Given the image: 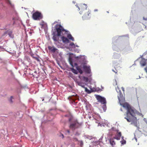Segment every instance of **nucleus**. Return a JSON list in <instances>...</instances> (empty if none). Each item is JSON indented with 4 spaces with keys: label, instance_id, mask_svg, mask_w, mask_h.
<instances>
[{
    "label": "nucleus",
    "instance_id": "1",
    "mask_svg": "<svg viewBox=\"0 0 147 147\" xmlns=\"http://www.w3.org/2000/svg\"><path fill=\"white\" fill-rule=\"evenodd\" d=\"M123 107L127 110L126 117L125 118L129 122H131V124L135 126L138 127V124L136 117V111L133 109L129 105L125 103L122 104Z\"/></svg>",
    "mask_w": 147,
    "mask_h": 147
},
{
    "label": "nucleus",
    "instance_id": "2",
    "mask_svg": "<svg viewBox=\"0 0 147 147\" xmlns=\"http://www.w3.org/2000/svg\"><path fill=\"white\" fill-rule=\"evenodd\" d=\"M55 28L58 36H61V33L62 34V32H64L65 33L67 32V31L60 24L56 25L55 26Z\"/></svg>",
    "mask_w": 147,
    "mask_h": 147
},
{
    "label": "nucleus",
    "instance_id": "3",
    "mask_svg": "<svg viewBox=\"0 0 147 147\" xmlns=\"http://www.w3.org/2000/svg\"><path fill=\"white\" fill-rule=\"evenodd\" d=\"M80 125L77 120H75L71 123L69 126V128L72 130L74 131L76 129L78 128Z\"/></svg>",
    "mask_w": 147,
    "mask_h": 147
},
{
    "label": "nucleus",
    "instance_id": "4",
    "mask_svg": "<svg viewBox=\"0 0 147 147\" xmlns=\"http://www.w3.org/2000/svg\"><path fill=\"white\" fill-rule=\"evenodd\" d=\"M32 17L35 20H40L42 18L43 16L40 12L36 11L33 14Z\"/></svg>",
    "mask_w": 147,
    "mask_h": 147
},
{
    "label": "nucleus",
    "instance_id": "5",
    "mask_svg": "<svg viewBox=\"0 0 147 147\" xmlns=\"http://www.w3.org/2000/svg\"><path fill=\"white\" fill-rule=\"evenodd\" d=\"M96 98L98 101L100 102L102 104L106 105V101L105 98L100 95H97Z\"/></svg>",
    "mask_w": 147,
    "mask_h": 147
},
{
    "label": "nucleus",
    "instance_id": "6",
    "mask_svg": "<svg viewBox=\"0 0 147 147\" xmlns=\"http://www.w3.org/2000/svg\"><path fill=\"white\" fill-rule=\"evenodd\" d=\"M91 11H88L86 13L84 14L82 16V18L84 20L88 19L90 18L91 17Z\"/></svg>",
    "mask_w": 147,
    "mask_h": 147
},
{
    "label": "nucleus",
    "instance_id": "7",
    "mask_svg": "<svg viewBox=\"0 0 147 147\" xmlns=\"http://www.w3.org/2000/svg\"><path fill=\"white\" fill-rule=\"evenodd\" d=\"M87 6L86 5L84 4L80 6V8L79 7V10H80L81 11H83L87 9Z\"/></svg>",
    "mask_w": 147,
    "mask_h": 147
},
{
    "label": "nucleus",
    "instance_id": "8",
    "mask_svg": "<svg viewBox=\"0 0 147 147\" xmlns=\"http://www.w3.org/2000/svg\"><path fill=\"white\" fill-rule=\"evenodd\" d=\"M117 132L118 133V134L115 136L113 138L114 139H116L117 140H120L121 137V133L120 132H118V130H117Z\"/></svg>",
    "mask_w": 147,
    "mask_h": 147
},
{
    "label": "nucleus",
    "instance_id": "9",
    "mask_svg": "<svg viewBox=\"0 0 147 147\" xmlns=\"http://www.w3.org/2000/svg\"><path fill=\"white\" fill-rule=\"evenodd\" d=\"M140 63L142 66H144L146 64V60L144 58H142L140 62Z\"/></svg>",
    "mask_w": 147,
    "mask_h": 147
},
{
    "label": "nucleus",
    "instance_id": "10",
    "mask_svg": "<svg viewBox=\"0 0 147 147\" xmlns=\"http://www.w3.org/2000/svg\"><path fill=\"white\" fill-rule=\"evenodd\" d=\"M48 49L50 51L53 53H54L56 50H57V49L53 46H49L48 47Z\"/></svg>",
    "mask_w": 147,
    "mask_h": 147
},
{
    "label": "nucleus",
    "instance_id": "11",
    "mask_svg": "<svg viewBox=\"0 0 147 147\" xmlns=\"http://www.w3.org/2000/svg\"><path fill=\"white\" fill-rule=\"evenodd\" d=\"M83 68L84 69L86 73H90V69L89 67H87L86 66H84Z\"/></svg>",
    "mask_w": 147,
    "mask_h": 147
},
{
    "label": "nucleus",
    "instance_id": "12",
    "mask_svg": "<svg viewBox=\"0 0 147 147\" xmlns=\"http://www.w3.org/2000/svg\"><path fill=\"white\" fill-rule=\"evenodd\" d=\"M61 39L63 42L65 43H68L69 42V40L67 38L64 36L61 37Z\"/></svg>",
    "mask_w": 147,
    "mask_h": 147
},
{
    "label": "nucleus",
    "instance_id": "13",
    "mask_svg": "<svg viewBox=\"0 0 147 147\" xmlns=\"http://www.w3.org/2000/svg\"><path fill=\"white\" fill-rule=\"evenodd\" d=\"M58 36H57V35L54 34L53 37V39L54 41H57L59 39Z\"/></svg>",
    "mask_w": 147,
    "mask_h": 147
},
{
    "label": "nucleus",
    "instance_id": "14",
    "mask_svg": "<svg viewBox=\"0 0 147 147\" xmlns=\"http://www.w3.org/2000/svg\"><path fill=\"white\" fill-rule=\"evenodd\" d=\"M109 142L110 144L113 146L114 145H115V143L113 140V139L112 138H111L109 140Z\"/></svg>",
    "mask_w": 147,
    "mask_h": 147
},
{
    "label": "nucleus",
    "instance_id": "15",
    "mask_svg": "<svg viewBox=\"0 0 147 147\" xmlns=\"http://www.w3.org/2000/svg\"><path fill=\"white\" fill-rule=\"evenodd\" d=\"M67 37L70 40H71L72 41L74 40V38L70 34H69L67 35Z\"/></svg>",
    "mask_w": 147,
    "mask_h": 147
},
{
    "label": "nucleus",
    "instance_id": "16",
    "mask_svg": "<svg viewBox=\"0 0 147 147\" xmlns=\"http://www.w3.org/2000/svg\"><path fill=\"white\" fill-rule=\"evenodd\" d=\"M117 92L118 93L119 92V95L120 97H121L123 96V94L121 93L120 90H119V88H116Z\"/></svg>",
    "mask_w": 147,
    "mask_h": 147
},
{
    "label": "nucleus",
    "instance_id": "17",
    "mask_svg": "<svg viewBox=\"0 0 147 147\" xmlns=\"http://www.w3.org/2000/svg\"><path fill=\"white\" fill-rule=\"evenodd\" d=\"M69 62L70 63V65L72 67H74L73 65V62L72 59L71 58H69Z\"/></svg>",
    "mask_w": 147,
    "mask_h": 147
},
{
    "label": "nucleus",
    "instance_id": "18",
    "mask_svg": "<svg viewBox=\"0 0 147 147\" xmlns=\"http://www.w3.org/2000/svg\"><path fill=\"white\" fill-rule=\"evenodd\" d=\"M71 69V71H72V72L75 74H77L78 73V72L75 69H74L73 68Z\"/></svg>",
    "mask_w": 147,
    "mask_h": 147
},
{
    "label": "nucleus",
    "instance_id": "19",
    "mask_svg": "<svg viewBox=\"0 0 147 147\" xmlns=\"http://www.w3.org/2000/svg\"><path fill=\"white\" fill-rule=\"evenodd\" d=\"M69 46H70L73 48H75L76 47V45L73 42H71Z\"/></svg>",
    "mask_w": 147,
    "mask_h": 147
},
{
    "label": "nucleus",
    "instance_id": "20",
    "mask_svg": "<svg viewBox=\"0 0 147 147\" xmlns=\"http://www.w3.org/2000/svg\"><path fill=\"white\" fill-rule=\"evenodd\" d=\"M83 80L86 82H88V78L85 76H83Z\"/></svg>",
    "mask_w": 147,
    "mask_h": 147
},
{
    "label": "nucleus",
    "instance_id": "21",
    "mask_svg": "<svg viewBox=\"0 0 147 147\" xmlns=\"http://www.w3.org/2000/svg\"><path fill=\"white\" fill-rule=\"evenodd\" d=\"M120 142L123 145L125 144L126 143V141L125 140L123 139V140H122L120 141Z\"/></svg>",
    "mask_w": 147,
    "mask_h": 147
},
{
    "label": "nucleus",
    "instance_id": "22",
    "mask_svg": "<svg viewBox=\"0 0 147 147\" xmlns=\"http://www.w3.org/2000/svg\"><path fill=\"white\" fill-rule=\"evenodd\" d=\"M77 69L78 70V71L80 74H82V73L83 71L81 69L79 68H77Z\"/></svg>",
    "mask_w": 147,
    "mask_h": 147
},
{
    "label": "nucleus",
    "instance_id": "23",
    "mask_svg": "<svg viewBox=\"0 0 147 147\" xmlns=\"http://www.w3.org/2000/svg\"><path fill=\"white\" fill-rule=\"evenodd\" d=\"M33 58L34 59H35L37 61H38V62H40V60L38 57H33Z\"/></svg>",
    "mask_w": 147,
    "mask_h": 147
},
{
    "label": "nucleus",
    "instance_id": "24",
    "mask_svg": "<svg viewBox=\"0 0 147 147\" xmlns=\"http://www.w3.org/2000/svg\"><path fill=\"white\" fill-rule=\"evenodd\" d=\"M112 71L116 74H117L118 72L117 70L115 69H115H112Z\"/></svg>",
    "mask_w": 147,
    "mask_h": 147
},
{
    "label": "nucleus",
    "instance_id": "25",
    "mask_svg": "<svg viewBox=\"0 0 147 147\" xmlns=\"http://www.w3.org/2000/svg\"><path fill=\"white\" fill-rule=\"evenodd\" d=\"M7 1L11 6H12V4L11 3V1H10V0H7Z\"/></svg>",
    "mask_w": 147,
    "mask_h": 147
},
{
    "label": "nucleus",
    "instance_id": "26",
    "mask_svg": "<svg viewBox=\"0 0 147 147\" xmlns=\"http://www.w3.org/2000/svg\"><path fill=\"white\" fill-rule=\"evenodd\" d=\"M84 88H85V91L86 92H88L89 91V90L86 87H85Z\"/></svg>",
    "mask_w": 147,
    "mask_h": 147
},
{
    "label": "nucleus",
    "instance_id": "27",
    "mask_svg": "<svg viewBox=\"0 0 147 147\" xmlns=\"http://www.w3.org/2000/svg\"><path fill=\"white\" fill-rule=\"evenodd\" d=\"M81 83H79L78 84V85L80 86H81L82 87L84 88L85 87H84V85H81Z\"/></svg>",
    "mask_w": 147,
    "mask_h": 147
},
{
    "label": "nucleus",
    "instance_id": "28",
    "mask_svg": "<svg viewBox=\"0 0 147 147\" xmlns=\"http://www.w3.org/2000/svg\"><path fill=\"white\" fill-rule=\"evenodd\" d=\"M143 19L145 20H147V18H145L144 17H143Z\"/></svg>",
    "mask_w": 147,
    "mask_h": 147
},
{
    "label": "nucleus",
    "instance_id": "29",
    "mask_svg": "<svg viewBox=\"0 0 147 147\" xmlns=\"http://www.w3.org/2000/svg\"><path fill=\"white\" fill-rule=\"evenodd\" d=\"M144 70H145V71L147 73V67H146L144 68Z\"/></svg>",
    "mask_w": 147,
    "mask_h": 147
},
{
    "label": "nucleus",
    "instance_id": "30",
    "mask_svg": "<svg viewBox=\"0 0 147 147\" xmlns=\"http://www.w3.org/2000/svg\"><path fill=\"white\" fill-rule=\"evenodd\" d=\"M122 90L123 91V92H124V88L123 87H122L121 88Z\"/></svg>",
    "mask_w": 147,
    "mask_h": 147
},
{
    "label": "nucleus",
    "instance_id": "31",
    "mask_svg": "<svg viewBox=\"0 0 147 147\" xmlns=\"http://www.w3.org/2000/svg\"><path fill=\"white\" fill-rule=\"evenodd\" d=\"M61 136H62V138H64V136L63 134H61Z\"/></svg>",
    "mask_w": 147,
    "mask_h": 147
},
{
    "label": "nucleus",
    "instance_id": "32",
    "mask_svg": "<svg viewBox=\"0 0 147 147\" xmlns=\"http://www.w3.org/2000/svg\"><path fill=\"white\" fill-rule=\"evenodd\" d=\"M11 99L10 100V101L11 102H12V101L11 98H13V97L12 96H11Z\"/></svg>",
    "mask_w": 147,
    "mask_h": 147
},
{
    "label": "nucleus",
    "instance_id": "33",
    "mask_svg": "<svg viewBox=\"0 0 147 147\" xmlns=\"http://www.w3.org/2000/svg\"><path fill=\"white\" fill-rule=\"evenodd\" d=\"M7 33L6 32H5V33H4V34H3V36H4V35H5V34H7Z\"/></svg>",
    "mask_w": 147,
    "mask_h": 147
},
{
    "label": "nucleus",
    "instance_id": "34",
    "mask_svg": "<svg viewBox=\"0 0 147 147\" xmlns=\"http://www.w3.org/2000/svg\"><path fill=\"white\" fill-rule=\"evenodd\" d=\"M94 11L95 12L97 11H98V10L97 9H95L94 10Z\"/></svg>",
    "mask_w": 147,
    "mask_h": 147
},
{
    "label": "nucleus",
    "instance_id": "35",
    "mask_svg": "<svg viewBox=\"0 0 147 147\" xmlns=\"http://www.w3.org/2000/svg\"><path fill=\"white\" fill-rule=\"evenodd\" d=\"M71 118H70L69 119V121H71Z\"/></svg>",
    "mask_w": 147,
    "mask_h": 147
},
{
    "label": "nucleus",
    "instance_id": "36",
    "mask_svg": "<svg viewBox=\"0 0 147 147\" xmlns=\"http://www.w3.org/2000/svg\"><path fill=\"white\" fill-rule=\"evenodd\" d=\"M75 96V95H73L72 96H70L69 97V98H71V96Z\"/></svg>",
    "mask_w": 147,
    "mask_h": 147
},
{
    "label": "nucleus",
    "instance_id": "37",
    "mask_svg": "<svg viewBox=\"0 0 147 147\" xmlns=\"http://www.w3.org/2000/svg\"><path fill=\"white\" fill-rule=\"evenodd\" d=\"M67 132L69 133H70V131L69 130H68L67 131Z\"/></svg>",
    "mask_w": 147,
    "mask_h": 147
},
{
    "label": "nucleus",
    "instance_id": "38",
    "mask_svg": "<svg viewBox=\"0 0 147 147\" xmlns=\"http://www.w3.org/2000/svg\"><path fill=\"white\" fill-rule=\"evenodd\" d=\"M75 64V65H76V66L77 65V63H75V64Z\"/></svg>",
    "mask_w": 147,
    "mask_h": 147
},
{
    "label": "nucleus",
    "instance_id": "39",
    "mask_svg": "<svg viewBox=\"0 0 147 147\" xmlns=\"http://www.w3.org/2000/svg\"><path fill=\"white\" fill-rule=\"evenodd\" d=\"M76 58H77V59H78L79 58V57H76Z\"/></svg>",
    "mask_w": 147,
    "mask_h": 147
},
{
    "label": "nucleus",
    "instance_id": "40",
    "mask_svg": "<svg viewBox=\"0 0 147 147\" xmlns=\"http://www.w3.org/2000/svg\"><path fill=\"white\" fill-rule=\"evenodd\" d=\"M114 129V128L113 127V128H111V129H112V130H113Z\"/></svg>",
    "mask_w": 147,
    "mask_h": 147
},
{
    "label": "nucleus",
    "instance_id": "41",
    "mask_svg": "<svg viewBox=\"0 0 147 147\" xmlns=\"http://www.w3.org/2000/svg\"><path fill=\"white\" fill-rule=\"evenodd\" d=\"M9 36H10V35H11L9 33Z\"/></svg>",
    "mask_w": 147,
    "mask_h": 147
},
{
    "label": "nucleus",
    "instance_id": "42",
    "mask_svg": "<svg viewBox=\"0 0 147 147\" xmlns=\"http://www.w3.org/2000/svg\"><path fill=\"white\" fill-rule=\"evenodd\" d=\"M76 47H78V46L77 45L76 46Z\"/></svg>",
    "mask_w": 147,
    "mask_h": 147
},
{
    "label": "nucleus",
    "instance_id": "43",
    "mask_svg": "<svg viewBox=\"0 0 147 147\" xmlns=\"http://www.w3.org/2000/svg\"><path fill=\"white\" fill-rule=\"evenodd\" d=\"M122 139H123V137H122Z\"/></svg>",
    "mask_w": 147,
    "mask_h": 147
},
{
    "label": "nucleus",
    "instance_id": "44",
    "mask_svg": "<svg viewBox=\"0 0 147 147\" xmlns=\"http://www.w3.org/2000/svg\"><path fill=\"white\" fill-rule=\"evenodd\" d=\"M107 12L108 13H109V12L108 11H107Z\"/></svg>",
    "mask_w": 147,
    "mask_h": 147
},
{
    "label": "nucleus",
    "instance_id": "45",
    "mask_svg": "<svg viewBox=\"0 0 147 147\" xmlns=\"http://www.w3.org/2000/svg\"><path fill=\"white\" fill-rule=\"evenodd\" d=\"M118 98H119V96H118Z\"/></svg>",
    "mask_w": 147,
    "mask_h": 147
},
{
    "label": "nucleus",
    "instance_id": "46",
    "mask_svg": "<svg viewBox=\"0 0 147 147\" xmlns=\"http://www.w3.org/2000/svg\"><path fill=\"white\" fill-rule=\"evenodd\" d=\"M1 48V47H0V48Z\"/></svg>",
    "mask_w": 147,
    "mask_h": 147
}]
</instances>
